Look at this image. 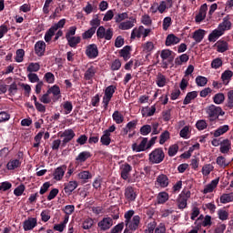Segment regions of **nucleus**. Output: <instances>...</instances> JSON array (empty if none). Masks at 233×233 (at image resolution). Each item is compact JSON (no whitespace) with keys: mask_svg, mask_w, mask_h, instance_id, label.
<instances>
[{"mask_svg":"<svg viewBox=\"0 0 233 233\" xmlns=\"http://www.w3.org/2000/svg\"><path fill=\"white\" fill-rule=\"evenodd\" d=\"M206 114L208 118L211 123L219 119V116H225V111L221 108V106H217L214 104L206 107Z\"/></svg>","mask_w":233,"mask_h":233,"instance_id":"f257e3e1","label":"nucleus"},{"mask_svg":"<svg viewBox=\"0 0 233 233\" xmlns=\"http://www.w3.org/2000/svg\"><path fill=\"white\" fill-rule=\"evenodd\" d=\"M149 163L151 165H159L165 161V151L163 147H157L148 155Z\"/></svg>","mask_w":233,"mask_h":233,"instance_id":"f03ea898","label":"nucleus"},{"mask_svg":"<svg viewBox=\"0 0 233 233\" xmlns=\"http://www.w3.org/2000/svg\"><path fill=\"white\" fill-rule=\"evenodd\" d=\"M114 37V30L112 28L106 29L105 26L100 25L96 30V38L106 39V41H110Z\"/></svg>","mask_w":233,"mask_h":233,"instance_id":"7ed1b4c3","label":"nucleus"},{"mask_svg":"<svg viewBox=\"0 0 233 233\" xmlns=\"http://www.w3.org/2000/svg\"><path fill=\"white\" fill-rule=\"evenodd\" d=\"M191 196L190 191L183 190L177 198V208L180 210L187 208V201Z\"/></svg>","mask_w":233,"mask_h":233,"instance_id":"20e7f679","label":"nucleus"},{"mask_svg":"<svg viewBox=\"0 0 233 233\" xmlns=\"http://www.w3.org/2000/svg\"><path fill=\"white\" fill-rule=\"evenodd\" d=\"M96 74H97V69L94 66H90L87 67L84 74V79L85 81H87L89 85H92L94 83V77H96Z\"/></svg>","mask_w":233,"mask_h":233,"instance_id":"39448f33","label":"nucleus"},{"mask_svg":"<svg viewBox=\"0 0 233 233\" xmlns=\"http://www.w3.org/2000/svg\"><path fill=\"white\" fill-rule=\"evenodd\" d=\"M113 225H114V220L110 217L104 218L102 220H100L97 223V227L100 228L102 232L109 230V228H112Z\"/></svg>","mask_w":233,"mask_h":233,"instance_id":"423d86ee","label":"nucleus"},{"mask_svg":"<svg viewBox=\"0 0 233 233\" xmlns=\"http://www.w3.org/2000/svg\"><path fill=\"white\" fill-rule=\"evenodd\" d=\"M60 137H64L62 140V147H66L67 143H70L74 137H76V133L74 129H66L61 135Z\"/></svg>","mask_w":233,"mask_h":233,"instance_id":"0eeeda50","label":"nucleus"},{"mask_svg":"<svg viewBox=\"0 0 233 233\" xmlns=\"http://www.w3.org/2000/svg\"><path fill=\"white\" fill-rule=\"evenodd\" d=\"M86 56L89 59H96V57L99 56V49L97 48V45L96 44L88 45L86 48Z\"/></svg>","mask_w":233,"mask_h":233,"instance_id":"6e6552de","label":"nucleus"},{"mask_svg":"<svg viewBox=\"0 0 233 233\" xmlns=\"http://www.w3.org/2000/svg\"><path fill=\"white\" fill-rule=\"evenodd\" d=\"M148 138L147 137H143L140 144L137 145V143L132 144V150L133 152H145L146 150H148Z\"/></svg>","mask_w":233,"mask_h":233,"instance_id":"1a4fd4ad","label":"nucleus"},{"mask_svg":"<svg viewBox=\"0 0 233 233\" xmlns=\"http://www.w3.org/2000/svg\"><path fill=\"white\" fill-rule=\"evenodd\" d=\"M169 183H170V180L168 179V177L165 174H160L158 177H157L155 185L156 187H158L160 188H167Z\"/></svg>","mask_w":233,"mask_h":233,"instance_id":"9d476101","label":"nucleus"},{"mask_svg":"<svg viewBox=\"0 0 233 233\" xmlns=\"http://www.w3.org/2000/svg\"><path fill=\"white\" fill-rule=\"evenodd\" d=\"M218 28L225 34L228 30H232V22H230V15L225 16L218 26Z\"/></svg>","mask_w":233,"mask_h":233,"instance_id":"9b49d317","label":"nucleus"},{"mask_svg":"<svg viewBox=\"0 0 233 233\" xmlns=\"http://www.w3.org/2000/svg\"><path fill=\"white\" fill-rule=\"evenodd\" d=\"M35 227H37V218H28V219L25 220L23 223V228L25 232L34 230Z\"/></svg>","mask_w":233,"mask_h":233,"instance_id":"f8f14e48","label":"nucleus"},{"mask_svg":"<svg viewBox=\"0 0 233 233\" xmlns=\"http://www.w3.org/2000/svg\"><path fill=\"white\" fill-rule=\"evenodd\" d=\"M125 198L129 202L136 201L137 198V191H136V188L133 187H127L125 189Z\"/></svg>","mask_w":233,"mask_h":233,"instance_id":"ddd939ff","label":"nucleus"},{"mask_svg":"<svg viewBox=\"0 0 233 233\" xmlns=\"http://www.w3.org/2000/svg\"><path fill=\"white\" fill-rule=\"evenodd\" d=\"M132 170V166L128 163L122 164L120 166V176L122 179L127 181L128 179V177L130 176V171Z\"/></svg>","mask_w":233,"mask_h":233,"instance_id":"4468645a","label":"nucleus"},{"mask_svg":"<svg viewBox=\"0 0 233 233\" xmlns=\"http://www.w3.org/2000/svg\"><path fill=\"white\" fill-rule=\"evenodd\" d=\"M136 23H137L136 18H134V16H131L129 20L126 22H121L118 25V28L119 30H130V28H134Z\"/></svg>","mask_w":233,"mask_h":233,"instance_id":"2eb2a0df","label":"nucleus"},{"mask_svg":"<svg viewBox=\"0 0 233 233\" xmlns=\"http://www.w3.org/2000/svg\"><path fill=\"white\" fill-rule=\"evenodd\" d=\"M66 165H62L58 167H56L54 171V179H56V181H61V179H63V177H65V172H66Z\"/></svg>","mask_w":233,"mask_h":233,"instance_id":"dca6fc26","label":"nucleus"},{"mask_svg":"<svg viewBox=\"0 0 233 233\" xmlns=\"http://www.w3.org/2000/svg\"><path fill=\"white\" fill-rule=\"evenodd\" d=\"M45 50H46V44L45 41H38L35 44V54H36L38 57L45 56Z\"/></svg>","mask_w":233,"mask_h":233,"instance_id":"f3484780","label":"nucleus"},{"mask_svg":"<svg viewBox=\"0 0 233 233\" xmlns=\"http://www.w3.org/2000/svg\"><path fill=\"white\" fill-rule=\"evenodd\" d=\"M141 223V217L139 215H136L133 217L132 221H129L128 227L129 230H132V232H136L139 228V224Z\"/></svg>","mask_w":233,"mask_h":233,"instance_id":"a211bd4d","label":"nucleus"},{"mask_svg":"<svg viewBox=\"0 0 233 233\" xmlns=\"http://www.w3.org/2000/svg\"><path fill=\"white\" fill-rule=\"evenodd\" d=\"M77 187H79V184L77 183V181L76 180L69 181L64 184V190L66 194H68V196H70V194H72L74 190L77 188Z\"/></svg>","mask_w":233,"mask_h":233,"instance_id":"6ab92c4d","label":"nucleus"},{"mask_svg":"<svg viewBox=\"0 0 233 233\" xmlns=\"http://www.w3.org/2000/svg\"><path fill=\"white\" fill-rule=\"evenodd\" d=\"M174 52L170 49H163L160 53V57L163 61H167V63H173L174 62V56H172Z\"/></svg>","mask_w":233,"mask_h":233,"instance_id":"aec40b11","label":"nucleus"},{"mask_svg":"<svg viewBox=\"0 0 233 233\" xmlns=\"http://www.w3.org/2000/svg\"><path fill=\"white\" fill-rule=\"evenodd\" d=\"M218 185H219V178L213 179L209 184L205 186L203 194H210L211 192H214V189L218 187Z\"/></svg>","mask_w":233,"mask_h":233,"instance_id":"412c9836","label":"nucleus"},{"mask_svg":"<svg viewBox=\"0 0 233 233\" xmlns=\"http://www.w3.org/2000/svg\"><path fill=\"white\" fill-rule=\"evenodd\" d=\"M232 77H233L232 70H230V69L225 70L221 74V81H222L223 85H225V86H227L228 85V83H230V81H232Z\"/></svg>","mask_w":233,"mask_h":233,"instance_id":"4be33fe9","label":"nucleus"},{"mask_svg":"<svg viewBox=\"0 0 233 233\" xmlns=\"http://www.w3.org/2000/svg\"><path fill=\"white\" fill-rule=\"evenodd\" d=\"M225 33L221 31L218 27L217 29H214L209 35H208V41L210 43H216L221 35H223Z\"/></svg>","mask_w":233,"mask_h":233,"instance_id":"5701e85b","label":"nucleus"},{"mask_svg":"<svg viewBox=\"0 0 233 233\" xmlns=\"http://www.w3.org/2000/svg\"><path fill=\"white\" fill-rule=\"evenodd\" d=\"M215 46H217V52H219L220 54H223L228 50V43L225 40H218Z\"/></svg>","mask_w":233,"mask_h":233,"instance_id":"b1692460","label":"nucleus"},{"mask_svg":"<svg viewBox=\"0 0 233 233\" xmlns=\"http://www.w3.org/2000/svg\"><path fill=\"white\" fill-rule=\"evenodd\" d=\"M205 34H207V31L203 29H198L193 33L192 38L194 41H196V43H201L205 38Z\"/></svg>","mask_w":233,"mask_h":233,"instance_id":"393cba45","label":"nucleus"},{"mask_svg":"<svg viewBox=\"0 0 233 233\" xmlns=\"http://www.w3.org/2000/svg\"><path fill=\"white\" fill-rule=\"evenodd\" d=\"M231 147H232V144L230 143V140H228V138L224 139L220 143V152H221V154H228V152H230Z\"/></svg>","mask_w":233,"mask_h":233,"instance_id":"a878e982","label":"nucleus"},{"mask_svg":"<svg viewBox=\"0 0 233 233\" xmlns=\"http://www.w3.org/2000/svg\"><path fill=\"white\" fill-rule=\"evenodd\" d=\"M181 39L179 37L176 36L174 34H170L166 38V46H172L174 45H177Z\"/></svg>","mask_w":233,"mask_h":233,"instance_id":"bb28decb","label":"nucleus"},{"mask_svg":"<svg viewBox=\"0 0 233 233\" xmlns=\"http://www.w3.org/2000/svg\"><path fill=\"white\" fill-rule=\"evenodd\" d=\"M116 90H117V87L114 85L108 86L104 92V97L107 99H112L114 97V94H116Z\"/></svg>","mask_w":233,"mask_h":233,"instance_id":"cd10ccee","label":"nucleus"},{"mask_svg":"<svg viewBox=\"0 0 233 233\" xmlns=\"http://www.w3.org/2000/svg\"><path fill=\"white\" fill-rule=\"evenodd\" d=\"M131 50H132V47L130 46H124L119 51L120 57H123L124 61H127V59H130V51Z\"/></svg>","mask_w":233,"mask_h":233,"instance_id":"c85d7f7f","label":"nucleus"},{"mask_svg":"<svg viewBox=\"0 0 233 233\" xmlns=\"http://www.w3.org/2000/svg\"><path fill=\"white\" fill-rule=\"evenodd\" d=\"M196 97H198V91L188 92L184 98L183 105H190Z\"/></svg>","mask_w":233,"mask_h":233,"instance_id":"c756f323","label":"nucleus"},{"mask_svg":"<svg viewBox=\"0 0 233 233\" xmlns=\"http://www.w3.org/2000/svg\"><path fill=\"white\" fill-rule=\"evenodd\" d=\"M89 157H92V153H90V151H83L78 154L76 159L79 163H85V161H86V159H89Z\"/></svg>","mask_w":233,"mask_h":233,"instance_id":"7c9ffc66","label":"nucleus"},{"mask_svg":"<svg viewBox=\"0 0 233 233\" xmlns=\"http://www.w3.org/2000/svg\"><path fill=\"white\" fill-rule=\"evenodd\" d=\"M145 30V26L140 25L138 28L135 27L131 32V39H141V35L143 34V31Z\"/></svg>","mask_w":233,"mask_h":233,"instance_id":"2f4dec72","label":"nucleus"},{"mask_svg":"<svg viewBox=\"0 0 233 233\" xmlns=\"http://www.w3.org/2000/svg\"><path fill=\"white\" fill-rule=\"evenodd\" d=\"M67 45L71 48H77V45L81 43V36H73L71 38H66Z\"/></svg>","mask_w":233,"mask_h":233,"instance_id":"473e14b6","label":"nucleus"},{"mask_svg":"<svg viewBox=\"0 0 233 233\" xmlns=\"http://www.w3.org/2000/svg\"><path fill=\"white\" fill-rule=\"evenodd\" d=\"M19 167H21L19 158L10 160L6 165L7 170H15V168H19Z\"/></svg>","mask_w":233,"mask_h":233,"instance_id":"72a5a7b5","label":"nucleus"},{"mask_svg":"<svg viewBox=\"0 0 233 233\" xmlns=\"http://www.w3.org/2000/svg\"><path fill=\"white\" fill-rule=\"evenodd\" d=\"M228 130H229L228 125L220 126L218 129L214 131L213 136L214 137H219V136L227 134Z\"/></svg>","mask_w":233,"mask_h":233,"instance_id":"f704fd0d","label":"nucleus"},{"mask_svg":"<svg viewBox=\"0 0 233 233\" xmlns=\"http://www.w3.org/2000/svg\"><path fill=\"white\" fill-rule=\"evenodd\" d=\"M156 114V105L152 106L151 107H146L142 110V116L143 117H152Z\"/></svg>","mask_w":233,"mask_h":233,"instance_id":"c9c22d12","label":"nucleus"},{"mask_svg":"<svg viewBox=\"0 0 233 233\" xmlns=\"http://www.w3.org/2000/svg\"><path fill=\"white\" fill-rule=\"evenodd\" d=\"M233 201V192L231 193H224L220 196V203L226 205V203H232Z\"/></svg>","mask_w":233,"mask_h":233,"instance_id":"e433bc0d","label":"nucleus"},{"mask_svg":"<svg viewBox=\"0 0 233 233\" xmlns=\"http://www.w3.org/2000/svg\"><path fill=\"white\" fill-rule=\"evenodd\" d=\"M112 117H113V121H115L116 125H121V123L125 121V116H123V114H121V112L117 110L113 113Z\"/></svg>","mask_w":233,"mask_h":233,"instance_id":"4c0bfd02","label":"nucleus"},{"mask_svg":"<svg viewBox=\"0 0 233 233\" xmlns=\"http://www.w3.org/2000/svg\"><path fill=\"white\" fill-rule=\"evenodd\" d=\"M202 227H211L212 226V217H210L209 215H207L204 218V220L202 221V223H198L197 224V228H201Z\"/></svg>","mask_w":233,"mask_h":233,"instance_id":"58836bf2","label":"nucleus"},{"mask_svg":"<svg viewBox=\"0 0 233 233\" xmlns=\"http://www.w3.org/2000/svg\"><path fill=\"white\" fill-rule=\"evenodd\" d=\"M188 59H190L188 55L183 54L175 59V65H177V66H180L183 63H187Z\"/></svg>","mask_w":233,"mask_h":233,"instance_id":"ea45409f","label":"nucleus"},{"mask_svg":"<svg viewBox=\"0 0 233 233\" xmlns=\"http://www.w3.org/2000/svg\"><path fill=\"white\" fill-rule=\"evenodd\" d=\"M77 177L86 183V179H92V173L90 171H81L77 174Z\"/></svg>","mask_w":233,"mask_h":233,"instance_id":"a19ab883","label":"nucleus"},{"mask_svg":"<svg viewBox=\"0 0 233 233\" xmlns=\"http://www.w3.org/2000/svg\"><path fill=\"white\" fill-rule=\"evenodd\" d=\"M213 103L215 105H222V103H225V94L223 93H218L213 96Z\"/></svg>","mask_w":233,"mask_h":233,"instance_id":"79ce46f5","label":"nucleus"},{"mask_svg":"<svg viewBox=\"0 0 233 233\" xmlns=\"http://www.w3.org/2000/svg\"><path fill=\"white\" fill-rule=\"evenodd\" d=\"M100 143L104 145V147H108V145L112 143V138L110 137V135L104 132L102 137H100Z\"/></svg>","mask_w":233,"mask_h":233,"instance_id":"37998d69","label":"nucleus"},{"mask_svg":"<svg viewBox=\"0 0 233 233\" xmlns=\"http://www.w3.org/2000/svg\"><path fill=\"white\" fill-rule=\"evenodd\" d=\"M8 88V96H10V97H14V96H15V94H17V90H19V88L17 87V83L13 82L10 86H7Z\"/></svg>","mask_w":233,"mask_h":233,"instance_id":"c03bdc74","label":"nucleus"},{"mask_svg":"<svg viewBox=\"0 0 233 233\" xmlns=\"http://www.w3.org/2000/svg\"><path fill=\"white\" fill-rule=\"evenodd\" d=\"M217 165H218V167L221 168H227V167L230 165V162H227V158H225L223 156H220L217 157Z\"/></svg>","mask_w":233,"mask_h":233,"instance_id":"a18cd8bd","label":"nucleus"},{"mask_svg":"<svg viewBox=\"0 0 233 233\" xmlns=\"http://www.w3.org/2000/svg\"><path fill=\"white\" fill-rule=\"evenodd\" d=\"M166 201H168V193L165 191L160 192L157 196V204L164 205Z\"/></svg>","mask_w":233,"mask_h":233,"instance_id":"49530a36","label":"nucleus"},{"mask_svg":"<svg viewBox=\"0 0 233 233\" xmlns=\"http://www.w3.org/2000/svg\"><path fill=\"white\" fill-rule=\"evenodd\" d=\"M56 30L51 26L45 35V41L46 43H50V41H52V37H54V35H56Z\"/></svg>","mask_w":233,"mask_h":233,"instance_id":"de8ad7c7","label":"nucleus"},{"mask_svg":"<svg viewBox=\"0 0 233 233\" xmlns=\"http://www.w3.org/2000/svg\"><path fill=\"white\" fill-rule=\"evenodd\" d=\"M89 25L91 26V29H94L95 32L97 30V28L100 26L101 25V20L99 19V17L97 16V15H96V17L93 18L90 22Z\"/></svg>","mask_w":233,"mask_h":233,"instance_id":"09e8293b","label":"nucleus"},{"mask_svg":"<svg viewBox=\"0 0 233 233\" xmlns=\"http://www.w3.org/2000/svg\"><path fill=\"white\" fill-rule=\"evenodd\" d=\"M92 227H94V219L90 218H86L82 223V228H84V230H90Z\"/></svg>","mask_w":233,"mask_h":233,"instance_id":"8fccbe9b","label":"nucleus"},{"mask_svg":"<svg viewBox=\"0 0 233 233\" xmlns=\"http://www.w3.org/2000/svg\"><path fill=\"white\" fill-rule=\"evenodd\" d=\"M197 86H206L208 83V79L205 76H198L195 79Z\"/></svg>","mask_w":233,"mask_h":233,"instance_id":"3c124183","label":"nucleus"},{"mask_svg":"<svg viewBox=\"0 0 233 233\" xmlns=\"http://www.w3.org/2000/svg\"><path fill=\"white\" fill-rule=\"evenodd\" d=\"M41 70V66L39 63H30L29 66H27V72H39Z\"/></svg>","mask_w":233,"mask_h":233,"instance_id":"603ef678","label":"nucleus"},{"mask_svg":"<svg viewBox=\"0 0 233 233\" xmlns=\"http://www.w3.org/2000/svg\"><path fill=\"white\" fill-rule=\"evenodd\" d=\"M44 79L49 85H53V83L56 82V76H54L52 72H47L45 74Z\"/></svg>","mask_w":233,"mask_h":233,"instance_id":"864d4df0","label":"nucleus"},{"mask_svg":"<svg viewBox=\"0 0 233 233\" xmlns=\"http://www.w3.org/2000/svg\"><path fill=\"white\" fill-rule=\"evenodd\" d=\"M157 85L159 88H163L167 85V77L165 75H158L157 78Z\"/></svg>","mask_w":233,"mask_h":233,"instance_id":"5fc2aeb1","label":"nucleus"},{"mask_svg":"<svg viewBox=\"0 0 233 233\" xmlns=\"http://www.w3.org/2000/svg\"><path fill=\"white\" fill-rule=\"evenodd\" d=\"M226 106L229 108V110H233V89L228 92Z\"/></svg>","mask_w":233,"mask_h":233,"instance_id":"6e6d98bb","label":"nucleus"},{"mask_svg":"<svg viewBox=\"0 0 233 233\" xmlns=\"http://www.w3.org/2000/svg\"><path fill=\"white\" fill-rule=\"evenodd\" d=\"M168 139H170V132L166 130L160 135L159 144L165 145Z\"/></svg>","mask_w":233,"mask_h":233,"instance_id":"4d7b16f0","label":"nucleus"},{"mask_svg":"<svg viewBox=\"0 0 233 233\" xmlns=\"http://www.w3.org/2000/svg\"><path fill=\"white\" fill-rule=\"evenodd\" d=\"M63 108L65 110V114L68 115L74 110V106L72 105V102L70 101H66L63 104Z\"/></svg>","mask_w":233,"mask_h":233,"instance_id":"13d9d810","label":"nucleus"},{"mask_svg":"<svg viewBox=\"0 0 233 233\" xmlns=\"http://www.w3.org/2000/svg\"><path fill=\"white\" fill-rule=\"evenodd\" d=\"M223 66V60L221 58H215L211 62V68H215V70H218V68H221Z\"/></svg>","mask_w":233,"mask_h":233,"instance_id":"bf43d9fd","label":"nucleus"},{"mask_svg":"<svg viewBox=\"0 0 233 233\" xmlns=\"http://www.w3.org/2000/svg\"><path fill=\"white\" fill-rule=\"evenodd\" d=\"M208 127V124H207V120L201 119L197 121L196 123V128L199 131L207 129Z\"/></svg>","mask_w":233,"mask_h":233,"instance_id":"052dcab7","label":"nucleus"},{"mask_svg":"<svg viewBox=\"0 0 233 233\" xmlns=\"http://www.w3.org/2000/svg\"><path fill=\"white\" fill-rule=\"evenodd\" d=\"M150 132H152V126L150 125H144L140 127L141 136H148Z\"/></svg>","mask_w":233,"mask_h":233,"instance_id":"680f3d73","label":"nucleus"},{"mask_svg":"<svg viewBox=\"0 0 233 233\" xmlns=\"http://www.w3.org/2000/svg\"><path fill=\"white\" fill-rule=\"evenodd\" d=\"M94 34H96V30L92 29V27H90L88 30H86V32H84L82 34V38L83 39H92V37L94 36Z\"/></svg>","mask_w":233,"mask_h":233,"instance_id":"e2e57ef3","label":"nucleus"},{"mask_svg":"<svg viewBox=\"0 0 233 233\" xmlns=\"http://www.w3.org/2000/svg\"><path fill=\"white\" fill-rule=\"evenodd\" d=\"M218 216L221 221H227V219H228V212L225 209H219L218 211Z\"/></svg>","mask_w":233,"mask_h":233,"instance_id":"0e129e2a","label":"nucleus"},{"mask_svg":"<svg viewBox=\"0 0 233 233\" xmlns=\"http://www.w3.org/2000/svg\"><path fill=\"white\" fill-rule=\"evenodd\" d=\"M25 57V50L24 49H17L16 50V56L15 62L16 63H23V58Z\"/></svg>","mask_w":233,"mask_h":233,"instance_id":"69168bd1","label":"nucleus"},{"mask_svg":"<svg viewBox=\"0 0 233 233\" xmlns=\"http://www.w3.org/2000/svg\"><path fill=\"white\" fill-rule=\"evenodd\" d=\"M143 50L146 54H150L152 50H154V43L153 42H147L143 45Z\"/></svg>","mask_w":233,"mask_h":233,"instance_id":"338daca9","label":"nucleus"},{"mask_svg":"<svg viewBox=\"0 0 233 233\" xmlns=\"http://www.w3.org/2000/svg\"><path fill=\"white\" fill-rule=\"evenodd\" d=\"M123 228H125V223H119L116 226H115L112 229L110 233H121L123 232Z\"/></svg>","mask_w":233,"mask_h":233,"instance_id":"774afa93","label":"nucleus"}]
</instances>
